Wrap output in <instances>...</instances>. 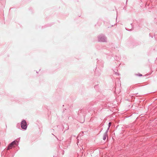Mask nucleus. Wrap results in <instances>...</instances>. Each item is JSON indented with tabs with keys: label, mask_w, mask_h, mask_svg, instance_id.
<instances>
[{
	"label": "nucleus",
	"mask_w": 157,
	"mask_h": 157,
	"mask_svg": "<svg viewBox=\"0 0 157 157\" xmlns=\"http://www.w3.org/2000/svg\"><path fill=\"white\" fill-rule=\"evenodd\" d=\"M16 142L15 141H13V142H12L8 146L7 148V150H8L11 149L13 147V145L16 144Z\"/></svg>",
	"instance_id": "f03ea898"
},
{
	"label": "nucleus",
	"mask_w": 157,
	"mask_h": 157,
	"mask_svg": "<svg viewBox=\"0 0 157 157\" xmlns=\"http://www.w3.org/2000/svg\"><path fill=\"white\" fill-rule=\"evenodd\" d=\"M107 132H107V131L104 135V136H103V140H105L106 138H107V139L108 138V136H107Z\"/></svg>",
	"instance_id": "7ed1b4c3"
},
{
	"label": "nucleus",
	"mask_w": 157,
	"mask_h": 157,
	"mask_svg": "<svg viewBox=\"0 0 157 157\" xmlns=\"http://www.w3.org/2000/svg\"><path fill=\"white\" fill-rule=\"evenodd\" d=\"M21 128L24 129H26L27 127V124L25 120L23 121L21 123Z\"/></svg>",
	"instance_id": "f257e3e1"
},
{
	"label": "nucleus",
	"mask_w": 157,
	"mask_h": 157,
	"mask_svg": "<svg viewBox=\"0 0 157 157\" xmlns=\"http://www.w3.org/2000/svg\"><path fill=\"white\" fill-rule=\"evenodd\" d=\"M142 75H140V76H142Z\"/></svg>",
	"instance_id": "39448f33"
},
{
	"label": "nucleus",
	"mask_w": 157,
	"mask_h": 157,
	"mask_svg": "<svg viewBox=\"0 0 157 157\" xmlns=\"http://www.w3.org/2000/svg\"><path fill=\"white\" fill-rule=\"evenodd\" d=\"M111 122H109V127L107 129V132H108L109 128V127H110V126L111 125Z\"/></svg>",
	"instance_id": "20e7f679"
}]
</instances>
